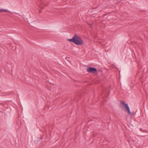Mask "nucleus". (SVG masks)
Returning a JSON list of instances; mask_svg holds the SVG:
<instances>
[{
    "label": "nucleus",
    "mask_w": 148,
    "mask_h": 148,
    "mask_svg": "<svg viewBox=\"0 0 148 148\" xmlns=\"http://www.w3.org/2000/svg\"><path fill=\"white\" fill-rule=\"evenodd\" d=\"M68 40L77 45H81L84 43L81 38L76 34H75L72 38L69 39Z\"/></svg>",
    "instance_id": "f257e3e1"
},
{
    "label": "nucleus",
    "mask_w": 148,
    "mask_h": 148,
    "mask_svg": "<svg viewBox=\"0 0 148 148\" xmlns=\"http://www.w3.org/2000/svg\"><path fill=\"white\" fill-rule=\"evenodd\" d=\"M120 104L124 105V107L125 108V111H127L129 114L131 115L133 114L134 112H133L132 113L130 112V108L129 106L124 101H121Z\"/></svg>",
    "instance_id": "f03ea898"
},
{
    "label": "nucleus",
    "mask_w": 148,
    "mask_h": 148,
    "mask_svg": "<svg viewBox=\"0 0 148 148\" xmlns=\"http://www.w3.org/2000/svg\"><path fill=\"white\" fill-rule=\"evenodd\" d=\"M87 71L89 73L94 74L97 71V70L96 68L88 67L87 68Z\"/></svg>",
    "instance_id": "7ed1b4c3"
},
{
    "label": "nucleus",
    "mask_w": 148,
    "mask_h": 148,
    "mask_svg": "<svg viewBox=\"0 0 148 148\" xmlns=\"http://www.w3.org/2000/svg\"><path fill=\"white\" fill-rule=\"evenodd\" d=\"M10 12L11 13V12H10V11H8L7 10H5V9H0V12Z\"/></svg>",
    "instance_id": "20e7f679"
},
{
    "label": "nucleus",
    "mask_w": 148,
    "mask_h": 148,
    "mask_svg": "<svg viewBox=\"0 0 148 148\" xmlns=\"http://www.w3.org/2000/svg\"><path fill=\"white\" fill-rule=\"evenodd\" d=\"M42 138V136L40 138H38L36 140H35V143H37L39 141H40V140Z\"/></svg>",
    "instance_id": "39448f33"
},
{
    "label": "nucleus",
    "mask_w": 148,
    "mask_h": 148,
    "mask_svg": "<svg viewBox=\"0 0 148 148\" xmlns=\"http://www.w3.org/2000/svg\"><path fill=\"white\" fill-rule=\"evenodd\" d=\"M40 8L43 9L44 8L43 5H42V4L40 6Z\"/></svg>",
    "instance_id": "423d86ee"
},
{
    "label": "nucleus",
    "mask_w": 148,
    "mask_h": 148,
    "mask_svg": "<svg viewBox=\"0 0 148 148\" xmlns=\"http://www.w3.org/2000/svg\"><path fill=\"white\" fill-rule=\"evenodd\" d=\"M41 10H40L39 11V13H41Z\"/></svg>",
    "instance_id": "0eeeda50"
},
{
    "label": "nucleus",
    "mask_w": 148,
    "mask_h": 148,
    "mask_svg": "<svg viewBox=\"0 0 148 148\" xmlns=\"http://www.w3.org/2000/svg\"><path fill=\"white\" fill-rule=\"evenodd\" d=\"M130 142V141L129 140H128V142Z\"/></svg>",
    "instance_id": "6e6552de"
},
{
    "label": "nucleus",
    "mask_w": 148,
    "mask_h": 148,
    "mask_svg": "<svg viewBox=\"0 0 148 148\" xmlns=\"http://www.w3.org/2000/svg\"><path fill=\"white\" fill-rule=\"evenodd\" d=\"M68 58H66L67 59H68Z\"/></svg>",
    "instance_id": "1a4fd4ad"
}]
</instances>
